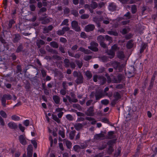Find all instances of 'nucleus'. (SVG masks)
Listing matches in <instances>:
<instances>
[{"instance_id":"nucleus-1","label":"nucleus","mask_w":157,"mask_h":157,"mask_svg":"<svg viewBox=\"0 0 157 157\" xmlns=\"http://www.w3.org/2000/svg\"><path fill=\"white\" fill-rule=\"evenodd\" d=\"M73 75L74 77L76 78L75 82L77 84H81L83 82V78L80 72L74 71Z\"/></svg>"},{"instance_id":"nucleus-2","label":"nucleus","mask_w":157,"mask_h":157,"mask_svg":"<svg viewBox=\"0 0 157 157\" xmlns=\"http://www.w3.org/2000/svg\"><path fill=\"white\" fill-rule=\"evenodd\" d=\"M10 94H4L1 98V101L2 105L5 107L6 106V100H10L12 98Z\"/></svg>"},{"instance_id":"nucleus-3","label":"nucleus","mask_w":157,"mask_h":157,"mask_svg":"<svg viewBox=\"0 0 157 157\" xmlns=\"http://www.w3.org/2000/svg\"><path fill=\"white\" fill-rule=\"evenodd\" d=\"M98 44L97 43L92 41L90 43V46L88 47V48L93 51L96 52L98 51Z\"/></svg>"},{"instance_id":"nucleus-4","label":"nucleus","mask_w":157,"mask_h":157,"mask_svg":"<svg viewBox=\"0 0 157 157\" xmlns=\"http://www.w3.org/2000/svg\"><path fill=\"white\" fill-rule=\"evenodd\" d=\"M112 65L114 68L117 72H120L122 70V67L120 63L117 61H114Z\"/></svg>"},{"instance_id":"nucleus-5","label":"nucleus","mask_w":157,"mask_h":157,"mask_svg":"<svg viewBox=\"0 0 157 157\" xmlns=\"http://www.w3.org/2000/svg\"><path fill=\"white\" fill-rule=\"evenodd\" d=\"M71 26L73 29L77 32L81 31L80 27L78 26V22L76 21H73L71 22Z\"/></svg>"},{"instance_id":"nucleus-6","label":"nucleus","mask_w":157,"mask_h":157,"mask_svg":"<svg viewBox=\"0 0 157 157\" xmlns=\"http://www.w3.org/2000/svg\"><path fill=\"white\" fill-rule=\"evenodd\" d=\"M156 75V73L155 72L152 75L150 81V82L149 83V86L147 88L148 90H150L152 88L154 84V81L155 79Z\"/></svg>"},{"instance_id":"nucleus-7","label":"nucleus","mask_w":157,"mask_h":157,"mask_svg":"<svg viewBox=\"0 0 157 157\" xmlns=\"http://www.w3.org/2000/svg\"><path fill=\"white\" fill-rule=\"evenodd\" d=\"M85 113L88 116H94V106L90 107L86 112Z\"/></svg>"},{"instance_id":"nucleus-8","label":"nucleus","mask_w":157,"mask_h":157,"mask_svg":"<svg viewBox=\"0 0 157 157\" xmlns=\"http://www.w3.org/2000/svg\"><path fill=\"white\" fill-rule=\"evenodd\" d=\"M95 96L96 100H99L103 96L102 92L100 90L97 91L95 93Z\"/></svg>"},{"instance_id":"nucleus-9","label":"nucleus","mask_w":157,"mask_h":157,"mask_svg":"<svg viewBox=\"0 0 157 157\" xmlns=\"http://www.w3.org/2000/svg\"><path fill=\"white\" fill-rule=\"evenodd\" d=\"M8 126L11 129H16L18 128L17 124L13 122H10L8 124Z\"/></svg>"},{"instance_id":"nucleus-10","label":"nucleus","mask_w":157,"mask_h":157,"mask_svg":"<svg viewBox=\"0 0 157 157\" xmlns=\"http://www.w3.org/2000/svg\"><path fill=\"white\" fill-rule=\"evenodd\" d=\"M106 53L108 55L110 56L109 58L110 59L114 58L115 55V52L111 49L109 50L107 49L106 52Z\"/></svg>"},{"instance_id":"nucleus-11","label":"nucleus","mask_w":157,"mask_h":157,"mask_svg":"<svg viewBox=\"0 0 157 157\" xmlns=\"http://www.w3.org/2000/svg\"><path fill=\"white\" fill-rule=\"evenodd\" d=\"M95 28L94 25L92 24L88 25L85 27V30L86 32H89L92 31L94 30Z\"/></svg>"},{"instance_id":"nucleus-12","label":"nucleus","mask_w":157,"mask_h":157,"mask_svg":"<svg viewBox=\"0 0 157 157\" xmlns=\"http://www.w3.org/2000/svg\"><path fill=\"white\" fill-rule=\"evenodd\" d=\"M53 28L52 25H50L48 27L45 26L43 29V33H48L49 31L52 30Z\"/></svg>"},{"instance_id":"nucleus-13","label":"nucleus","mask_w":157,"mask_h":157,"mask_svg":"<svg viewBox=\"0 0 157 157\" xmlns=\"http://www.w3.org/2000/svg\"><path fill=\"white\" fill-rule=\"evenodd\" d=\"M117 8V6L115 3L113 2L110 3L109 6V10L112 11H113L116 10Z\"/></svg>"},{"instance_id":"nucleus-14","label":"nucleus","mask_w":157,"mask_h":157,"mask_svg":"<svg viewBox=\"0 0 157 157\" xmlns=\"http://www.w3.org/2000/svg\"><path fill=\"white\" fill-rule=\"evenodd\" d=\"M19 139L20 143L23 145L26 144V141L25 138L23 135H21L19 136Z\"/></svg>"},{"instance_id":"nucleus-15","label":"nucleus","mask_w":157,"mask_h":157,"mask_svg":"<svg viewBox=\"0 0 157 157\" xmlns=\"http://www.w3.org/2000/svg\"><path fill=\"white\" fill-rule=\"evenodd\" d=\"M105 137V135L101 133L99 134H97L94 136V139L96 140H101L103 139Z\"/></svg>"},{"instance_id":"nucleus-16","label":"nucleus","mask_w":157,"mask_h":157,"mask_svg":"<svg viewBox=\"0 0 157 157\" xmlns=\"http://www.w3.org/2000/svg\"><path fill=\"white\" fill-rule=\"evenodd\" d=\"M53 99L56 104H60V98L59 96L54 95L53 96Z\"/></svg>"},{"instance_id":"nucleus-17","label":"nucleus","mask_w":157,"mask_h":157,"mask_svg":"<svg viewBox=\"0 0 157 157\" xmlns=\"http://www.w3.org/2000/svg\"><path fill=\"white\" fill-rule=\"evenodd\" d=\"M133 46V41L132 40H130L128 41L126 44V47L128 49H131Z\"/></svg>"},{"instance_id":"nucleus-18","label":"nucleus","mask_w":157,"mask_h":157,"mask_svg":"<svg viewBox=\"0 0 157 157\" xmlns=\"http://www.w3.org/2000/svg\"><path fill=\"white\" fill-rule=\"evenodd\" d=\"M116 137L114 135V131H110L108 132L107 138L109 139H112Z\"/></svg>"},{"instance_id":"nucleus-19","label":"nucleus","mask_w":157,"mask_h":157,"mask_svg":"<svg viewBox=\"0 0 157 157\" xmlns=\"http://www.w3.org/2000/svg\"><path fill=\"white\" fill-rule=\"evenodd\" d=\"M40 20L41 21V24H46L50 22V19L46 17H41L40 18Z\"/></svg>"},{"instance_id":"nucleus-20","label":"nucleus","mask_w":157,"mask_h":157,"mask_svg":"<svg viewBox=\"0 0 157 157\" xmlns=\"http://www.w3.org/2000/svg\"><path fill=\"white\" fill-rule=\"evenodd\" d=\"M21 36L19 34H15L14 35V37L13 39V42L14 43L17 42L21 39Z\"/></svg>"},{"instance_id":"nucleus-21","label":"nucleus","mask_w":157,"mask_h":157,"mask_svg":"<svg viewBox=\"0 0 157 157\" xmlns=\"http://www.w3.org/2000/svg\"><path fill=\"white\" fill-rule=\"evenodd\" d=\"M66 98L68 99L69 102L72 103V102L76 103L78 102V100L76 98H71L69 96H66Z\"/></svg>"},{"instance_id":"nucleus-22","label":"nucleus","mask_w":157,"mask_h":157,"mask_svg":"<svg viewBox=\"0 0 157 157\" xmlns=\"http://www.w3.org/2000/svg\"><path fill=\"white\" fill-rule=\"evenodd\" d=\"M117 57L120 59H122L125 57V56L123 51H119L117 54Z\"/></svg>"},{"instance_id":"nucleus-23","label":"nucleus","mask_w":157,"mask_h":157,"mask_svg":"<svg viewBox=\"0 0 157 157\" xmlns=\"http://www.w3.org/2000/svg\"><path fill=\"white\" fill-rule=\"evenodd\" d=\"M74 126L75 128L77 130L79 131L82 128L83 125L81 123H78L74 125Z\"/></svg>"},{"instance_id":"nucleus-24","label":"nucleus","mask_w":157,"mask_h":157,"mask_svg":"<svg viewBox=\"0 0 157 157\" xmlns=\"http://www.w3.org/2000/svg\"><path fill=\"white\" fill-rule=\"evenodd\" d=\"M97 40L100 43L104 42L105 40L104 37L102 35L98 36L97 38Z\"/></svg>"},{"instance_id":"nucleus-25","label":"nucleus","mask_w":157,"mask_h":157,"mask_svg":"<svg viewBox=\"0 0 157 157\" xmlns=\"http://www.w3.org/2000/svg\"><path fill=\"white\" fill-rule=\"evenodd\" d=\"M113 96L115 99L117 100L121 98L120 94L117 92H115L113 94Z\"/></svg>"},{"instance_id":"nucleus-26","label":"nucleus","mask_w":157,"mask_h":157,"mask_svg":"<svg viewBox=\"0 0 157 157\" xmlns=\"http://www.w3.org/2000/svg\"><path fill=\"white\" fill-rule=\"evenodd\" d=\"M76 131L75 130L71 131L69 133V137L71 140H73L74 138L76 133Z\"/></svg>"},{"instance_id":"nucleus-27","label":"nucleus","mask_w":157,"mask_h":157,"mask_svg":"<svg viewBox=\"0 0 157 157\" xmlns=\"http://www.w3.org/2000/svg\"><path fill=\"white\" fill-rule=\"evenodd\" d=\"M91 7L93 9L96 8L98 6L97 3L93 1H92L90 4Z\"/></svg>"},{"instance_id":"nucleus-28","label":"nucleus","mask_w":157,"mask_h":157,"mask_svg":"<svg viewBox=\"0 0 157 157\" xmlns=\"http://www.w3.org/2000/svg\"><path fill=\"white\" fill-rule=\"evenodd\" d=\"M50 45L54 48H58L59 45L55 41H52L50 43Z\"/></svg>"},{"instance_id":"nucleus-29","label":"nucleus","mask_w":157,"mask_h":157,"mask_svg":"<svg viewBox=\"0 0 157 157\" xmlns=\"http://www.w3.org/2000/svg\"><path fill=\"white\" fill-rule=\"evenodd\" d=\"M121 151V149L120 147L117 148V151H116L113 157H117L120 154Z\"/></svg>"},{"instance_id":"nucleus-30","label":"nucleus","mask_w":157,"mask_h":157,"mask_svg":"<svg viewBox=\"0 0 157 157\" xmlns=\"http://www.w3.org/2000/svg\"><path fill=\"white\" fill-rule=\"evenodd\" d=\"M65 143L68 149H70L71 147L72 143L70 141L68 140H66Z\"/></svg>"},{"instance_id":"nucleus-31","label":"nucleus","mask_w":157,"mask_h":157,"mask_svg":"<svg viewBox=\"0 0 157 157\" xmlns=\"http://www.w3.org/2000/svg\"><path fill=\"white\" fill-rule=\"evenodd\" d=\"M69 22V20L68 19H64L62 22L60 26H62L63 25H66L67 26H68L69 24L68 23Z\"/></svg>"},{"instance_id":"nucleus-32","label":"nucleus","mask_w":157,"mask_h":157,"mask_svg":"<svg viewBox=\"0 0 157 157\" xmlns=\"http://www.w3.org/2000/svg\"><path fill=\"white\" fill-rule=\"evenodd\" d=\"M108 34L116 36L118 35V33L116 31H109L107 32Z\"/></svg>"},{"instance_id":"nucleus-33","label":"nucleus","mask_w":157,"mask_h":157,"mask_svg":"<svg viewBox=\"0 0 157 157\" xmlns=\"http://www.w3.org/2000/svg\"><path fill=\"white\" fill-rule=\"evenodd\" d=\"M85 75L89 79H90L92 76V75L91 72L89 71H87L86 72Z\"/></svg>"},{"instance_id":"nucleus-34","label":"nucleus","mask_w":157,"mask_h":157,"mask_svg":"<svg viewBox=\"0 0 157 157\" xmlns=\"http://www.w3.org/2000/svg\"><path fill=\"white\" fill-rule=\"evenodd\" d=\"M100 60L103 62H106L107 61L108 58L105 56H101L99 57Z\"/></svg>"},{"instance_id":"nucleus-35","label":"nucleus","mask_w":157,"mask_h":157,"mask_svg":"<svg viewBox=\"0 0 157 157\" xmlns=\"http://www.w3.org/2000/svg\"><path fill=\"white\" fill-rule=\"evenodd\" d=\"M64 63H65V66L66 67H68L70 66V62L69 60L67 59H65L64 60Z\"/></svg>"},{"instance_id":"nucleus-36","label":"nucleus","mask_w":157,"mask_h":157,"mask_svg":"<svg viewBox=\"0 0 157 157\" xmlns=\"http://www.w3.org/2000/svg\"><path fill=\"white\" fill-rule=\"evenodd\" d=\"M73 149L75 151L78 152L80 150V146L78 145H75L73 147Z\"/></svg>"},{"instance_id":"nucleus-37","label":"nucleus","mask_w":157,"mask_h":157,"mask_svg":"<svg viewBox=\"0 0 157 157\" xmlns=\"http://www.w3.org/2000/svg\"><path fill=\"white\" fill-rule=\"evenodd\" d=\"M23 49V46L22 44H21L17 47L16 50V52L17 53H19L22 51Z\"/></svg>"},{"instance_id":"nucleus-38","label":"nucleus","mask_w":157,"mask_h":157,"mask_svg":"<svg viewBox=\"0 0 157 157\" xmlns=\"http://www.w3.org/2000/svg\"><path fill=\"white\" fill-rule=\"evenodd\" d=\"M0 115L4 118H6L7 117L6 113L3 110L0 111Z\"/></svg>"},{"instance_id":"nucleus-39","label":"nucleus","mask_w":157,"mask_h":157,"mask_svg":"<svg viewBox=\"0 0 157 157\" xmlns=\"http://www.w3.org/2000/svg\"><path fill=\"white\" fill-rule=\"evenodd\" d=\"M103 19V18L101 17L99 18L95 17L94 18L93 21L97 23H98L99 21H102Z\"/></svg>"},{"instance_id":"nucleus-40","label":"nucleus","mask_w":157,"mask_h":157,"mask_svg":"<svg viewBox=\"0 0 157 157\" xmlns=\"http://www.w3.org/2000/svg\"><path fill=\"white\" fill-rule=\"evenodd\" d=\"M115 140H110L107 142V144L109 145V146H111L113 147V145L115 143Z\"/></svg>"},{"instance_id":"nucleus-41","label":"nucleus","mask_w":157,"mask_h":157,"mask_svg":"<svg viewBox=\"0 0 157 157\" xmlns=\"http://www.w3.org/2000/svg\"><path fill=\"white\" fill-rule=\"evenodd\" d=\"M114 149H113V147L110 146H109L108 148L107 152L109 155L111 154L112 153Z\"/></svg>"},{"instance_id":"nucleus-42","label":"nucleus","mask_w":157,"mask_h":157,"mask_svg":"<svg viewBox=\"0 0 157 157\" xmlns=\"http://www.w3.org/2000/svg\"><path fill=\"white\" fill-rule=\"evenodd\" d=\"M131 11L132 13H135L137 11L136 7V5H133L131 7Z\"/></svg>"},{"instance_id":"nucleus-43","label":"nucleus","mask_w":157,"mask_h":157,"mask_svg":"<svg viewBox=\"0 0 157 157\" xmlns=\"http://www.w3.org/2000/svg\"><path fill=\"white\" fill-rule=\"evenodd\" d=\"M11 119L12 120L15 121H18L20 119V118L18 116L16 115H13L11 116Z\"/></svg>"},{"instance_id":"nucleus-44","label":"nucleus","mask_w":157,"mask_h":157,"mask_svg":"<svg viewBox=\"0 0 157 157\" xmlns=\"http://www.w3.org/2000/svg\"><path fill=\"white\" fill-rule=\"evenodd\" d=\"M124 76L121 74H119L117 76L118 82H120L124 78Z\"/></svg>"},{"instance_id":"nucleus-45","label":"nucleus","mask_w":157,"mask_h":157,"mask_svg":"<svg viewBox=\"0 0 157 157\" xmlns=\"http://www.w3.org/2000/svg\"><path fill=\"white\" fill-rule=\"evenodd\" d=\"M119 48L118 47L117 45L116 44H115L113 45L111 48V49L114 51L115 52L117 50H118Z\"/></svg>"},{"instance_id":"nucleus-46","label":"nucleus","mask_w":157,"mask_h":157,"mask_svg":"<svg viewBox=\"0 0 157 157\" xmlns=\"http://www.w3.org/2000/svg\"><path fill=\"white\" fill-rule=\"evenodd\" d=\"M52 119L58 123L60 122V120L57 117L56 115H52Z\"/></svg>"},{"instance_id":"nucleus-47","label":"nucleus","mask_w":157,"mask_h":157,"mask_svg":"<svg viewBox=\"0 0 157 157\" xmlns=\"http://www.w3.org/2000/svg\"><path fill=\"white\" fill-rule=\"evenodd\" d=\"M52 58L53 59L57 60H60L62 59V58L58 55H53Z\"/></svg>"},{"instance_id":"nucleus-48","label":"nucleus","mask_w":157,"mask_h":157,"mask_svg":"<svg viewBox=\"0 0 157 157\" xmlns=\"http://www.w3.org/2000/svg\"><path fill=\"white\" fill-rule=\"evenodd\" d=\"M57 34L59 36L63 35L64 34L62 29L58 30L57 32Z\"/></svg>"},{"instance_id":"nucleus-49","label":"nucleus","mask_w":157,"mask_h":157,"mask_svg":"<svg viewBox=\"0 0 157 157\" xmlns=\"http://www.w3.org/2000/svg\"><path fill=\"white\" fill-rule=\"evenodd\" d=\"M124 84H119L117 85L116 88L117 89H121L124 87Z\"/></svg>"},{"instance_id":"nucleus-50","label":"nucleus","mask_w":157,"mask_h":157,"mask_svg":"<svg viewBox=\"0 0 157 157\" xmlns=\"http://www.w3.org/2000/svg\"><path fill=\"white\" fill-rule=\"evenodd\" d=\"M89 15L88 14H84L81 16L80 18L82 19H86L88 18Z\"/></svg>"},{"instance_id":"nucleus-51","label":"nucleus","mask_w":157,"mask_h":157,"mask_svg":"<svg viewBox=\"0 0 157 157\" xmlns=\"http://www.w3.org/2000/svg\"><path fill=\"white\" fill-rule=\"evenodd\" d=\"M101 103L102 104L104 105H107L109 103V101L107 99L103 100L101 101Z\"/></svg>"},{"instance_id":"nucleus-52","label":"nucleus","mask_w":157,"mask_h":157,"mask_svg":"<svg viewBox=\"0 0 157 157\" xmlns=\"http://www.w3.org/2000/svg\"><path fill=\"white\" fill-rule=\"evenodd\" d=\"M147 47V44H143L140 49V53H142L143 52Z\"/></svg>"},{"instance_id":"nucleus-53","label":"nucleus","mask_w":157,"mask_h":157,"mask_svg":"<svg viewBox=\"0 0 157 157\" xmlns=\"http://www.w3.org/2000/svg\"><path fill=\"white\" fill-rule=\"evenodd\" d=\"M29 7L30 10L32 11H35L36 8L35 5L33 4L30 5L29 6Z\"/></svg>"},{"instance_id":"nucleus-54","label":"nucleus","mask_w":157,"mask_h":157,"mask_svg":"<svg viewBox=\"0 0 157 157\" xmlns=\"http://www.w3.org/2000/svg\"><path fill=\"white\" fill-rule=\"evenodd\" d=\"M133 35L131 33L127 34L125 36V38L126 40H129L132 37Z\"/></svg>"},{"instance_id":"nucleus-55","label":"nucleus","mask_w":157,"mask_h":157,"mask_svg":"<svg viewBox=\"0 0 157 157\" xmlns=\"http://www.w3.org/2000/svg\"><path fill=\"white\" fill-rule=\"evenodd\" d=\"M92 58L91 56H84V59L86 61H88L90 59Z\"/></svg>"},{"instance_id":"nucleus-56","label":"nucleus","mask_w":157,"mask_h":157,"mask_svg":"<svg viewBox=\"0 0 157 157\" xmlns=\"http://www.w3.org/2000/svg\"><path fill=\"white\" fill-rule=\"evenodd\" d=\"M67 83L66 81H64L62 83L63 87L65 90H66L68 86Z\"/></svg>"},{"instance_id":"nucleus-57","label":"nucleus","mask_w":157,"mask_h":157,"mask_svg":"<svg viewBox=\"0 0 157 157\" xmlns=\"http://www.w3.org/2000/svg\"><path fill=\"white\" fill-rule=\"evenodd\" d=\"M59 41L60 42L63 43H66L67 41L65 38L63 37H61L60 38Z\"/></svg>"},{"instance_id":"nucleus-58","label":"nucleus","mask_w":157,"mask_h":157,"mask_svg":"<svg viewBox=\"0 0 157 157\" xmlns=\"http://www.w3.org/2000/svg\"><path fill=\"white\" fill-rule=\"evenodd\" d=\"M48 51L51 53L54 54H58V52L55 50L53 49L52 48H50L48 50Z\"/></svg>"},{"instance_id":"nucleus-59","label":"nucleus","mask_w":157,"mask_h":157,"mask_svg":"<svg viewBox=\"0 0 157 157\" xmlns=\"http://www.w3.org/2000/svg\"><path fill=\"white\" fill-rule=\"evenodd\" d=\"M4 5L3 7L5 9H6L7 7V0H4L3 2Z\"/></svg>"},{"instance_id":"nucleus-60","label":"nucleus","mask_w":157,"mask_h":157,"mask_svg":"<svg viewBox=\"0 0 157 157\" xmlns=\"http://www.w3.org/2000/svg\"><path fill=\"white\" fill-rule=\"evenodd\" d=\"M66 118L67 120L69 121L72 120L73 118L72 116L70 114H67L66 115Z\"/></svg>"},{"instance_id":"nucleus-61","label":"nucleus","mask_w":157,"mask_h":157,"mask_svg":"<svg viewBox=\"0 0 157 157\" xmlns=\"http://www.w3.org/2000/svg\"><path fill=\"white\" fill-rule=\"evenodd\" d=\"M59 134L63 138H64L65 137V133L64 132L62 131L59 130Z\"/></svg>"},{"instance_id":"nucleus-62","label":"nucleus","mask_w":157,"mask_h":157,"mask_svg":"<svg viewBox=\"0 0 157 157\" xmlns=\"http://www.w3.org/2000/svg\"><path fill=\"white\" fill-rule=\"evenodd\" d=\"M76 63L79 68H81L82 66V63L81 62L78 61L76 62Z\"/></svg>"},{"instance_id":"nucleus-63","label":"nucleus","mask_w":157,"mask_h":157,"mask_svg":"<svg viewBox=\"0 0 157 157\" xmlns=\"http://www.w3.org/2000/svg\"><path fill=\"white\" fill-rule=\"evenodd\" d=\"M27 152H33V147L31 145H29L28 146Z\"/></svg>"},{"instance_id":"nucleus-64","label":"nucleus","mask_w":157,"mask_h":157,"mask_svg":"<svg viewBox=\"0 0 157 157\" xmlns=\"http://www.w3.org/2000/svg\"><path fill=\"white\" fill-rule=\"evenodd\" d=\"M62 29L65 34L66 32H67L69 30L70 28L68 27H63Z\"/></svg>"}]
</instances>
